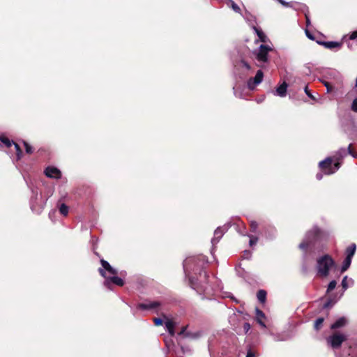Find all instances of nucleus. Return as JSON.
Here are the masks:
<instances>
[{"label":"nucleus","mask_w":357,"mask_h":357,"mask_svg":"<svg viewBox=\"0 0 357 357\" xmlns=\"http://www.w3.org/2000/svg\"><path fill=\"white\" fill-rule=\"evenodd\" d=\"M237 67L239 68L245 69L246 70H250L251 68L250 64L244 60L240 61L237 65Z\"/></svg>","instance_id":"a878e982"},{"label":"nucleus","mask_w":357,"mask_h":357,"mask_svg":"<svg viewBox=\"0 0 357 357\" xmlns=\"http://www.w3.org/2000/svg\"><path fill=\"white\" fill-rule=\"evenodd\" d=\"M227 5L230 7L235 13H241V10L240 7L233 0H228L227 1Z\"/></svg>","instance_id":"412c9836"},{"label":"nucleus","mask_w":357,"mask_h":357,"mask_svg":"<svg viewBox=\"0 0 357 357\" xmlns=\"http://www.w3.org/2000/svg\"><path fill=\"white\" fill-rule=\"evenodd\" d=\"M32 195L30 199L31 208L36 213H40L44 208V203H38L39 199L42 197L41 192L37 188H32Z\"/></svg>","instance_id":"423d86ee"},{"label":"nucleus","mask_w":357,"mask_h":357,"mask_svg":"<svg viewBox=\"0 0 357 357\" xmlns=\"http://www.w3.org/2000/svg\"><path fill=\"white\" fill-rule=\"evenodd\" d=\"M248 236L250 237L249 244L250 246H252L257 243L258 238L257 236H252V235H249Z\"/></svg>","instance_id":"72a5a7b5"},{"label":"nucleus","mask_w":357,"mask_h":357,"mask_svg":"<svg viewBox=\"0 0 357 357\" xmlns=\"http://www.w3.org/2000/svg\"><path fill=\"white\" fill-rule=\"evenodd\" d=\"M162 305V303L159 301H146L144 303H139L137 307L143 310H153L158 313Z\"/></svg>","instance_id":"1a4fd4ad"},{"label":"nucleus","mask_w":357,"mask_h":357,"mask_svg":"<svg viewBox=\"0 0 357 357\" xmlns=\"http://www.w3.org/2000/svg\"><path fill=\"white\" fill-rule=\"evenodd\" d=\"M356 249V246L354 243H352L351 245H350L347 248V250H346L347 257H346L351 259L353 256L355 254Z\"/></svg>","instance_id":"aec40b11"},{"label":"nucleus","mask_w":357,"mask_h":357,"mask_svg":"<svg viewBox=\"0 0 357 357\" xmlns=\"http://www.w3.org/2000/svg\"><path fill=\"white\" fill-rule=\"evenodd\" d=\"M354 284V280L352 278H349L347 275H345L341 282L343 291H345L349 287Z\"/></svg>","instance_id":"a211bd4d"},{"label":"nucleus","mask_w":357,"mask_h":357,"mask_svg":"<svg viewBox=\"0 0 357 357\" xmlns=\"http://www.w3.org/2000/svg\"><path fill=\"white\" fill-rule=\"evenodd\" d=\"M250 328H251V326L249 323H248V322L244 323L243 329L245 333H248L250 331Z\"/></svg>","instance_id":"a19ab883"},{"label":"nucleus","mask_w":357,"mask_h":357,"mask_svg":"<svg viewBox=\"0 0 357 357\" xmlns=\"http://www.w3.org/2000/svg\"><path fill=\"white\" fill-rule=\"evenodd\" d=\"M153 322L155 326H160L162 324L163 320L160 318H154Z\"/></svg>","instance_id":"ea45409f"},{"label":"nucleus","mask_w":357,"mask_h":357,"mask_svg":"<svg viewBox=\"0 0 357 357\" xmlns=\"http://www.w3.org/2000/svg\"><path fill=\"white\" fill-rule=\"evenodd\" d=\"M271 51H272V48L270 46L261 45L259 49L254 52L257 66L263 68L268 62V53Z\"/></svg>","instance_id":"39448f33"},{"label":"nucleus","mask_w":357,"mask_h":357,"mask_svg":"<svg viewBox=\"0 0 357 357\" xmlns=\"http://www.w3.org/2000/svg\"><path fill=\"white\" fill-rule=\"evenodd\" d=\"M185 331H186V326L183 327L182 329L181 330V331L179 332L178 335H185L188 336V334H185Z\"/></svg>","instance_id":"a18cd8bd"},{"label":"nucleus","mask_w":357,"mask_h":357,"mask_svg":"<svg viewBox=\"0 0 357 357\" xmlns=\"http://www.w3.org/2000/svg\"><path fill=\"white\" fill-rule=\"evenodd\" d=\"M100 274L105 278L104 282V285L109 289L112 290V284H116L118 286H123L124 284V281L122 278L116 276V275H112L111 276H107L106 273L103 271L102 268H99Z\"/></svg>","instance_id":"0eeeda50"},{"label":"nucleus","mask_w":357,"mask_h":357,"mask_svg":"<svg viewBox=\"0 0 357 357\" xmlns=\"http://www.w3.org/2000/svg\"><path fill=\"white\" fill-rule=\"evenodd\" d=\"M352 144H350L347 149L340 148L333 156L328 157L319 162V166L326 174H332L337 172L340 166L341 162L347 155H351L354 158H357V153L352 149Z\"/></svg>","instance_id":"f03ea898"},{"label":"nucleus","mask_w":357,"mask_h":357,"mask_svg":"<svg viewBox=\"0 0 357 357\" xmlns=\"http://www.w3.org/2000/svg\"><path fill=\"white\" fill-rule=\"evenodd\" d=\"M305 18H306V25H307V26H308L310 25V20L307 14H305Z\"/></svg>","instance_id":"49530a36"},{"label":"nucleus","mask_w":357,"mask_h":357,"mask_svg":"<svg viewBox=\"0 0 357 357\" xmlns=\"http://www.w3.org/2000/svg\"><path fill=\"white\" fill-rule=\"evenodd\" d=\"M304 91L305 93V94L312 100H316V98L311 93V92L310 91V90L308 89V87L307 86H306L305 88H304Z\"/></svg>","instance_id":"c9c22d12"},{"label":"nucleus","mask_w":357,"mask_h":357,"mask_svg":"<svg viewBox=\"0 0 357 357\" xmlns=\"http://www.w3.org/2000/svg\"><path fill=\"white\" fill-rule=\"evenodd\" d=\"M351 109L354 112H357V98H355L351 105Z\"/></svg>","instance_id":"e433bc0d"},{"label":"nucleus","mask_w":357,"mask_h":357,"mask_svg":"<svg viewBox=\"0 0 357 357\" xmlns=\"http://www.w3.org/2000/svg\"><path fill=\"white\" fill-rule=\"evenodd\" d=\"M336 266L334 259L329 255L321 256L317 259V275L320 278H326Z\"/></svg>","instance_id":"7ed1b4c3"},{"label":"nucleus","mask_w":357,"mask_h":357,"mask_svg":"<svg viewBox=\"0 0 357 357\" xmlns=\"http://www.w3.org/2000/svg\"><path fill=\"white\" fill-rule=\"evenodd\" d=\"M13 144L15 145V148L16 149L17 159L20 160L21 158V156L22 154L21 149H20V146L17 144L15 143L14 142H13Z\"/></svg>","instance_id":"2f4dec72"},{"label":"nucleus","mask_w":357,"mask_h":357,"mask_svg":"<svg viewBox=\"0 0 357 357\" xmlns=\"http://www.w3.org/2000/svg\"><path fill=\"white\" fill-rule=\"evenodd\" d=\"M319 229L317 227H314L309 230L305 235L303 241L299 244L298 248L305 252L307 248L312 249L314 247V244L318 238Z\"/></svg>","instance_id":"20e7f679"},{"label":"nucleus","mask_w":357,"mask_h":357,"mask_svg":"<svg viewBox=\"0 0 357 357\" xmlns=\"http://www.w3.org/2000/svg\"><path fill=\"white\" fill-rule=\"evenodd\" d=\"M165 319V326L166 330L168 331L171 336H174L175 334L174 328L176 326V323L172 319H168L166 316L164 315Z\"/></svg>","instance_id":"4468645a"},{"label":"nucleus","mask_w":357,"mask_h":357,"mask_svg":"<svg viewBox=\"0 0 357 357\" xmlns=\"http://www.w3.org/2000/svg\"><path fill=\"white\" fill-rule=\"evenodd\" d=\"M253 29L255 31L259 38L261 40V41L265 42L266 37L265 34L264 33V32L261 29H259L255 26H253Z\"/></svg>","instance_id":"bb28decb"},{"label":"nucleus","mask_w":357,"mask_h":357,"mask_svg":"<svg viewBox=\"0 0 357 357\" xmlns=\"http://www.w3.org/2000/svg\"><path fill=\"white\" fill-rule=\"evenodd\" d=\"M321 82L324 84V85L326 87V90H327V92H331L333 89L332 86H331V84H329V82H326V81H324V80H321Z\"/></svg>","instance_id":"4c0bfd02"},{"label":"nucleus","mask_w":357,"mask_h":357,"mask_svg":"<svg viewBox=\"0 0 357 357\" xmlns=\"http://www.w3.org/2000/svg\"><path fill=\"white\" fill-rule=\"evenodd\" d=\"M355 86L357 87V77H356V84Z\"/></svg>","instance_id":"8fccbe9b"},{"label":"nucleus","mask_w":357,"mask_h":357,"mask_svg":"<svg viewBox=\"0 0 357 357\" xmlns=\"http://www.w3.org/2000/svg\"><path fill=\"white\" fill-rule=\"evenodd\" d=\"M335 301L334 302H332L331 300L328 301L326 303H324V308H327V307H329L330 306L333 305V303H335Z\"/></svg>","instance_id":"37998d69"},{"label":"nucleus","mask_w":357,"mask_h":357,"mask_svg":"<svg viewBox=\"0 0 357 357\" xmlns=\"http://www.w3.org/2000/svg\"><path fill=\"white\" fill-rule=\"evenodd\" d=\"M347 340V336L341 333H335L326 338L328 344L333 349L340 347L342 342Z\"/></svg>","instance_id":"6e6552de"},{"label":"nucleus","mask_w":357,"mask_h":357,"mask_svg":"<svg viewBox=\"0 0 357 357\" xmlns=\"http://www.w3.org/2000/svg\"><path fill=\"white\" fill-rule=\"evenodd\" d=\"M250 255V252L249 251H245L244 252V257L248 258Z\"/></svg>","instance_id":"09e8293b"},{"label":"nucleus","mask_w":357,"mask_h":357,"mask_svg":"<svg viewBox=\"0 0 357 357\" xmlns=\"http://www.w3.org/2000/svg\"><path fill=\"white\" fill-rule=\"evenodd\" d=\"M246 357H256V356H255V354L251 349H249L247 352Z\"/></svg>","instance_id":"c03bdc74"},{"label":"nucleus","mask_w":357,"mask_h":357,"mask_svg":"<svg viewBox=\"0 0 357 357\" xmlns=\"http://www.w3.org/2000/svg\"><path fill=\"white\" fill-rule=\"evenodd\" d=\"M264 73L261 70H257L255 77H250L247 82L248 88L254 90L263 80Z\"/></svg>","instance_id":"9d476101"},{"label":"nucleus","mask_w":357,"mask_h":357,"mask_svg":"<svg viewBox=\"0 0 357 357\" xmlns=\"http://www.w3.org/2000/svg\"><path fill=\"white\" fill-rule=\"evenodd\" d=\"M255 312H256L255 313L256 314V321H257V323L261 327L266 328V326L265 323L263 321L264 319H266L265 314L261 310H260L258 308H256Z\"/></svg>","instance_id":"f3484780"},{"label":"nucleus","mask_w":357,"mask_h":357,"mask_svg":"<svg viewBox=\"0 0 357 357\" xmlns=\"http://www.w3.org/2000/svg\"><path fill=\"white\" fill-rule=\"evenodd\" d=\"M288 85L287 84L284 82L282 84H280L279 86H278L275 91L273 92V93L275 96H280V97H285L287 95V91Z\"/></svg>","instance_id":"2eb2a0df"},{"label":"nucleus","mask_w":357,"mask_h":357,"mask_svg":"<svg viewBox=\"0 0 357 357\" xmlns=\"http://www.w3.org/2000/svg\"><path fill=\"white\" fill-rule=\"evenodd\" d=\"M226 230L227 229L221 227H218L215 230L214 237L211 239V243L213 245H215L219 242Z\"/></svg>","instance_id":"f8f14e48"},{"label":"nucleus","mask_w":357,"mask_h":357,"mask_svg":"<svg viewBox=\"0 0 357 357\" xmlns=\"http://www.w3.org/2000/svg\"><path fill=\"white\" fill-rule=\"evenodd\" d=\"M24 145L27 153H31L33 152L32 147L26 142H24Z\"/></svg>","instance_id":"58836bf2"},{"label":"nucleus","mask_w":357,"mask_h":357,"mask_svg":"<svg viewBox=\"0 0 357 357\" xmlns=\"http://www.w3.org/2000/svg\"><path fill=\"white\" fill-rule=\"evenodd\" d=\"M0 140L7 147L11 146V145L13 143V141H10L8 137H4V136L1 137Z\"/></svg>","instance_id":"c85d7f7f"},{"label":"nucleus","mask_w":357,"mask_h":357,"mask_svg":"<svg viewBox=\"0 0 357 357\" xmlns=\"http://www.w3.org/2000/svg\"><path fill=\"white\" fill-rule=\"evenodd\" d=\"M44 173L47 177L51 178L59 179L61 176V171L55 167H47L45 169Z\"/></svg>","instance_id":"9b49d317"},{"label":"nucleus","mask_w":357,"mask_h":357,"mask_svg":"<svg viewBox=\"0 0 357 357\" xmlns=\"http://www.w3.org/2000/svg\"><path fill=\"white\" fill-rule=\"evenodd\" d=\"M305 34L309 39L312 40L314 39V36L309 31V30L305 29Z\"/></svg>","instance_id":"79ce46f5"},{"label":"nucleus","mask_w":357,"mask_h":357,"mask_svg":"<svg viewBox=\"0 0 357 357\" xmlns=\"http://www.w3.org/2000/svg\"><path fill=\"white\" fill-rule=\"evenodd\" d=\"M279 3H280L282 6L285 7H294L295 9H298L301 7V5L298 3H295V6H293L291 3L286 2L284 0H277Z\"/></svg>","instance_id":"393cba45"},{"label":"nucleus","mask_w":357,"mask_h":357,"mask_svg":"<svg viewBox=\"0 0 357 357\" xmlns=\"http://www.w3.org/2000/svg\"><path fill=\"white\" fill-rule=\"evenodd\" d=\"M322 177H323V175L321 173H318L316 175V178L317 180H321L322 178Z\"/></svg>","instance_id":"de8ad7c7"},{"label":"nucleus","mask_w":357,"mask_h":357,"mask_svg":"<svg viewBox=\"0 0 357 357\" xmlns=\"http://www.w3.org/2000/svg\"><path fill=\"white\" fill-rule=\"evenodd\" d=\"M275 233H276V231H275V228H273V227H270V232L268 234H267L266 231H265V235L267 238L274 237L275 236Z\"/></svg>","instance_id":"f704fd0d"},{"label":"nucleus","mask_w":357,"mask_h":357,"mask_svg":"<svg viewBox=\"0 0 357 357\" xmlns=\"http://www.w3.org/2000/svg\"><path fill=\"white\" fill-rule=\"evenodd\" d=\"M257 297L260 303H264L266 298V291L263 289L259 290L257 294Z\"/></svg>","instance_id":"4be33fe9"},{"label":"nucleus","mask_w":357,"mask_h":357,"mask_svg":"<svg viewBox=\"0 0 357 357\" xmlns=\"http://www.w3.org/2000/svg\"><path fill=\"white\" fill-rule=\"evenodd\" d=\"M100 263L102 267L101 268L103 270L105 273V271H107L111 275H117V271L115 268H114L107 261L101 259Z\"/></svg>","instance_id":"dca6fc26"},{"label":"nucleus","mask_w":357,"mask_h":357,"mask_svg":"<svg viewBox=\"0 0 357 357\" xmlns=\"http://www.w3.org/2000/svg\"><path fill=\"white\" fill-rule=\"evenodd\" d=\"M69 208L66 204H61L59 207V213L63 216H66L68 214Z\"/></svg>","instance_id":"b1692460"},{"label":"nucleus","mask_w":357,"mask_h":357,"mask_svg":"<svg viewBox=\"0 0 357 357\" xmlns=\"http://www.w3.org/2000/svg\"><path fill=\"white\" fill-rule=\"evenodd\" d=\"M317 43L329 50L340 49L342 47V43L336 41H317Z\"/></svg>","instance_id":"ddd939ff"},{"label":"nucleus","mask_w":357,"mask_h":357,"mask_svg":"<svg viewBox=\"0 0 357 357\" xmlns=\"http://www.w3.org/2000/svg\"><path fill=\"white\" fill-rule=\"evenodd\" d=\"M208 260L205 256L187 257L183 261V269L190 287L199 294L209 296L213 288L208 283V275L205 271Z\"/></svg>","instance_id":"f257e3e1"},{"label":"nucleus","mask_w":357,"mask_h":357,"mask_svg":"<svg viewBox=\"0 0 357 357\" xmlns=\"http://www.w3.org/2000/svg\"><path fill=\"white\" fill-rule=\"evenodd\" d=\"M271 335L273 337V340L276 342L279 341H286L288 340L287 337H284L280 335H275L273 333H271Z\"/></svg>","instance_id":"c756f323"},{"label":"nucleus","mask_w":357,"mask_h":357,"mask_svg":"<svg viewBox=\"0 0 357 357\" xmlns=\"http://www.w3.org/2000/svg\"><path fill=\"white\" fill-rule=\"evenodd\" d=\"M347 320L345 317H340L335 323H333L331 325V329H337V328H342V327L344 326L347 324Z\"/></svg>","instance_id":"6ab92c4d"},{"label":"nucleus","mask_w":357,"mask_h":357,"mask_svg":"<svg viewBox=\"0 0 357 357\" xmlns=\"http://www.w3.org/2000/svg\"><path fill=\"white\" fill-rule=\"evenodd\" d=\"M250 226L251 231L252 232H256L257 231V227H258V223L256 221L251 220L250 222Z\"/></svg>","instance_id":"473e14b6"},{"label":"nucleus","mask_w":357,"mask_h":357,"mask_svg":"<svg viewBox=\"0 0 357 357\" xmlns=\"http://www.w3.org/2000/svg\"><path fill=\"white\" fill-rule=\"evenodd\" d=\"M324 321V319L322 317H319L318 319H317L314 325V329L317 331L319 330L322 326Z\"/></svg>","instance_id":"cd10ccee"},{"label":"nucleus","mask_w":357,"mask_h":357,"mask_svg":"<svg viewBox=\"0 0 357 357\" xmlns=\"http://www.w3.org/2000/svg\"><path fill=\"white\" fill-rule=\"evenodd\" d=\"M351 263V259H349L347 257L344 259V260L342 263L341 269H340L341 273L345 272L349 268Z\"/></svg>","instance_id":"5701e85b"},{"label":"nucleus","mask_w":357,"mask_h":357,"mask_svg":"<svg viewBox=\"0 0 357 357\" xmlns=\"http://www.w3.org/2000/svg\"><path fill=\"white\" fill-rule=\"evenodd\" d=\"M336 285H337V282L335 280L331 281L329 282V284H328L326 293L328 294L329 292L333 291L335 288Z\"/></svg>","instance_id":"7c9ffc66"}]
</instances>
